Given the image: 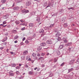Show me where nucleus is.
<instances>
[{
  "mask_svg": "<svg viewBox=\"0 0 79 79\" xmlns=\"http://www.w3.org/2000/svg\"><path fill=\"white\" fill-rule=\"evenodd\" d=\"M13 9L15 10H18L19 9V7L18 6H15L13 8Z\"/></svg>",
  "mask_w": 79,
  "mask_h": 79,
  "instance_id": "nucleus-8",
  "label": "nucleus"
},
{
  "mask_svg": "<svg viewBox=\"0 0 79 79\" xmlns=\"http://www.w3.org/2000/svg\"><path fill=\"white\" fill-rule=\"evenodd\" d=\"M74 50L73 48H69V51H73Z\"/></svg>",
  "mask_w": 79,
  "mask_h": 79,
  "instance_id": "nucleus-16",
  "label": "nucleus"
},
{
  "mask_svg": "<svg viewBox=\"0 0 79 79\" xmlns=\"http://www.w3.org/2000/svg\"><path fill=\"white\" fill-rule=\"evenodd\" d=\"M15 43H18V41L17 40H16L14 42Z\"/></svg>",
  "mask_w": 79,
  "mask_h": 79,
  "instance_id": "nucleus-61",
  "label": "nucleus"
},
{
  "mask_svg": "<svg viewBox=\"0 0 79 79\" xmlns=\"http://www.w3.org/2000/svg\"><path fill=\"white\" fill-rule=\"evenodd\" d=\"M45 55V53H42L41 54L42 56H44Z\"/></svg>",
  "mask_w": 79,
  "mask_h": 79,
  "instance_id": "nucleus-53",
  "label": "nucleus"
},
{
  "mask_svg": "<svg viewBox=\"0 0 79 79\" xmlns=\"http://www.w3.org/2000/svg\"><path fill=\"white\" fill-rule=\"evenodd\" d=\"M4 45H6L7 43L6 42L4 43Z\"/></svg>",
  "mask_w": 79,
  "mask_h": 79,
  "instance_id": "nucleus-60",
  "label": "nucleus"
},
{
  "mask_svg": "<svg viewBox=\"0 0 79 79\" xmlns=\"http://www.w3.org/2000/svg\"><path fill=\"white\" fill-rule=\"evenodd\" d=\"M24 76H21L20 77H19V79H23V78H24Z\"/></svg>",
  "mask_w": 79,
  "mask_h": 79,
  "instance_id": "nucleus-30",
  "label": "nucleus"
},
{
  "mask_svg": "<svg viewBox=\"0 0 79 79\" xmlns=\"http://www.w3.org/2000/svg\"><path fill=\"white\" fill-rule=\"evenodd\" d=\"M45 46L44 47V49H47L48 48V46L47 45H45Z\"/></svg>",
  "mask_w": 79,
  "mask_h": 79,
  "instance_id": "nucleus-27",
  "label": "nucleus"
},
{
  "mask_svg": "<svg viewBox=\"0 0 79 79\" xmlns=\"http://www.w3.org/2000/svg\"><path fill=\"white\" fill-rule=\"evenodd\" d=\"M40 45L41 46H42V47H45L46 45V43H42L40 44Z\"/></svg>",
  "mask_w": 79,
  "mask_h": 79,
  "instance_id": "nucleus-11",
  "label": "nucleus"
},
{
  "mask_svg": "<svg viewBox=\"0 0 79 79\" xmlns=\"http://www.w3.org/2000/svg\"><path fill=\"white\" fill-rule=\"evenodd\" d=\"M13 71L10 70L9 73V76H14V74L13 73Z\"/></svg>",
  "mask_w": 79,
  "mask_h": 79,
  "instance_id": "nucleus-3",
  "label": "nucleus"
},
{
  "mask_svg": "<svg viewBox=\"0 0 79 79\" xmlns=\"http://www.w3.org/2000/svg\"><path fill=\"white\" fill-rule=\"evenodd\" d=\"M43 32H44V30H43V29H41L40 30V33H43Z\"/></svg>",
  "mask_w": 79,
  "mask_h": 79,
  "instance_id": "nucleus-15",
  "label": "nucleus"
},
{
  "mask_svg": "<svg viewBox=\"0 0 79 79\" xmlns=\"http://www.w3.org/2000/svg\"><path fill=\"white\" fill-rule=\"evenodd\" d=\"M15 68L17 69H19L20 68V67L19 66H17L15 67Z\"/></svg>",
  "mask_w": 79,
  "mask_h": 79,
  "instance_id": "nucleus-36",
  "label": "nucleus"
},
{
  "mask_svg": "<svg viewBox=\"0 0 79 79\" xmlns=\"http://www.w3.org/2000/svg\"><path fill=\"white\" fill-rule=\"evenodd\" d=\"M15 2L17 3H20L21 2V1H19V0H15Z\"/></svg>",
  "mask_w": 79,
  "mask_h": 79,
  "instance_id": "nucleus-37",
  "label": "nucleus"
},
{
  "mask_svg": "<svg viewBox=\"0 0 79 79\" xmlns=\"http://www.w3.org/2000/svg\"><path fill=\"white\" fill-rule=\"evenodd\" d=\"M74 70V69L72 68L71 69H68V73H70V72H71V71H73Z\"/></svg>",
  "mask_w": 79,
  "mask_h": 79,
  "instance_id": "nucleus-12",
  "label": "nucleus"
},
{
  "mask_svg": "<svg viewBox=\"0 0 79 79\" xmlns=\"http://www.w3.org/2000/svg\"><path fill=\"white\" fill-rule=\"evenodd\" d=\"M19 23L20 22H19V21H16L15 22V24H19Z\"/></svg>",
  "mask_w": 79,
  "mask_h": 79,
  "instance_id": "nucleus-28",
  "label": "nucleus"
},
{
  "mask_svg": "<svg viewBox=\"0 0 79 79\" xmlns=\"http://www.w3.org/2000/svg\"><path fill=\"white\" fill-rule=\"evenodd\" d=\"M7 28H10V27H11V26H10V25H7Z\"/></svg>",
  "mask_w": 79,
  "mask_h": 79,
  "instance_id": "nucleus-42",
  "label": "nucleus"
},
{
  "mask_svg": "<svg viewBox=\"0 0 79 79\" xmlns=\"http://www.w3.org/2000/svg\"><path fill=\"white\" fill-rule=\"evenodd\" d=\"M25 24L24 23H21L20 25H22V26H24Z\"/></svg>",
  "mask_w": 79,
  "mask_h": 79,
  "instance_id": "nucleus-57",
  "label": "nucleus"
},
{
  "mask_svg": "<svg viewBox=\"0 0 79 79\" xmlns=\"http://www.w3.org/2000/svg\"><path fill=\"white\" fill-rule=\"evenodd\" d=\"M59 12H61V13H63V10L62 9L60 10Z\"/></svg>",
  "mask_w": 79,
  "mask_h": 79,
  "instance_id": "nucleus-49",
  "label": "nucleus"
},
{
  "mask_svg": "<svg viewBox=\"0 0 79 79\" xmlns=\"http://www.w3.org/2000/svg\"><path fill=\"white\" fill-rule=\"evenodd\" d=\"M3 24H6V21H4L3 22Z\"/></svg>",
  "mask_w": 79,
  "mask_h": 79,
  "instance_id": "nucleus-52",
  "label": "nucleus"
},
{
  "mask_svg": "<svg viewBox=\"0 0 79 79\" xmlns=\"http://www.w3.org/2000/svg\"><path fill=\"white\" fill-rule=\"evenodd\" d=\"M46 42H47V44H53L52 41V40H48Z\"/></svg>",
  "mask_w": 79,
  "mask_h": 79,
  "instance_id": "nucleus-5",
  "label": "nucleus"
},
{
  "mask_svg": "<svg viewBox=\"0 0 79 79\" xmlns=\"http://www.w3.org/2000/svg\"><path fill=\"white\" fill-rule=\"evenodd\" d=\"M28 61H31V58H29L28 59Z\"/></svg>",
  "mask_w": 79,
  "mask_h": 79,
  "instance_id": "nucleus-64",
  "label": "nucleus"
},
{
  "mask_svg": "<svg viewBox=\"0 0 79 79\" xmlns=\"http://www.w3.org/2000/svg\"><path fill=\"white\" fill-rule=\"evenodd\" d=\"M36 21H37L39 22L40 21V18H36Z\"/></svg>",
  "mask_w": 79,
  "mask_h": 79,
  "instance_id": "nucleus-29",
  "label": "nucleus"
},
{
  "mask_svg": "<svg viewBox=\"0 0 79 79\" xmlns=\"http://www.w3.org/2000/svg\"><path fill=\"white\" fill-rule=\"evenodd\" d=\"M25 39H26V38H25V37L23 38V41H24V40H25Z\"/></svg>",
  "mask_w": 79,
  "mask_h": 79,
  "instance_id": "nucleus-59",
  "label": "nucleus"
},
{
  "mask_svg": "<svg viewBox=\"0 0 79 79\" xmlns=\"http://www.w3.org/2000/svg\"><path fill=\"white\" fill-rule=\"evenodd\" d=\"M1 2H2V3H6V0H2Z\"/></svg>",
  "mask_w": 79,
  "mask_h": 79,
  "instance_id": "nucleus-20",
  "label": "nucleus"
},
{
  "mask_svg": "<svg viewBox=\"0 0 79 79\" xmlns=\"http://www.w3.org/2000/svg\"><path fill=\"white\" fill-rule=\"evenodd\" d=\"M56 15L57 14L56 13L52 15V16H56Z\"/></svg>",
  "mask_w": 79,
  "mask_h": 79,
  "instance_id": "nucleus-46",
  "label": "nucleus"
},
{
  "mask_svg": "<svg viewBox=\"0 0 79 79\" xmlns=\"http://www.w3.org/2000/svg\"><path fill=\"white\" fill-rule=\"evenodd\" d=\"M76 63H79V58L77 59Z\"/></svg>",
  "mask_w": 79,
  "mask_h": 79,
  "instance_id": "nucleus-44",
  "label": "nucleus"
},
{
  "mask_svg": "<svg viewBox=\"0 0 79 79\" xmlns=\"http://www.w3.org/2000/svg\"><path fill=\"white\" fill-rule=\"evenodd\" d=\"M31 4V1H28L26 3V6H29V5H30Z\"/></svg>",
  "mask_w": 79,
  "mask_h": 79,
  "instance_id": "nucleus-10",
  "label": "nucleus"
},
{
  "mask_svg": "<svg viewBox=\"0 0 79 79\" xmlns=\"http://www.w3.org/2000/svg\"><path fill=\"white\" fill-rule=\"evenodd\" d=\"M25 66L26 68H28V66L27 65V64L25 65Z\"/></svg>",
  "mask_w": 79,
  "mask_h": 79,
  "instance_id": "nucleus-56",
  "label": "nucleus"
},
{
  "mask_svg": "<svg viewBox=\"0 0 79 79\" xmlns=\"http://www.w3.org/2000/svg\"><path fill=\"white\" fill-rule=\"evenodd\" d=\"M64 27H68V24L67 23H64Z\"/></svg>",
  "mask_w": 79,
  "mask_h": 79,
  "instance_id": "nucleus-21",
  "label": "nucleus"
},
{
  "mask_svg": "<svg viewBox=\"0 0 79 79\" xmlns=\"http://www.w3.org/2000/svg\"><path fill=\"white\" fill-rule=\"evenodd\" d=\"M32 56L35 57L36 56V53H33L32 54Z\"/></svg>",
  "mask_w": 79,
  "mask_h": 79,
  "instance_id": "nucleus-32",
  "label": "nucleus"
},
{
  "mask_svg": "<svg viewBox=\"0 0 79 79\" xmlns=\"http://www.w3.org/2000/svg\"><path fill=\"white\" fill-rule=\"evenodd\" d=\"M9 15L8 14H6L5 15H3L4 19H7L9 18Z\"/></svg>",
  "mask_w": 79,
  "mask_h": 79,
  "instance_id": "nucleus-7",
  "label": "nucleus"
},
{
  "mask_svg": "<svg viewBox=\"0 0 79 79\" xmlns=\"http://www.w3.org/2000/svg\"><path fill=\"white\" fill-rule=\"evenodd\" d=\"M37 56H40V55L39 53H38L37 54Z\"/></svg>",
  "mask_w": 79,
  "mask_h": 79,
  "instance_id": "nucleus-58",
  "label": "nucleus"
},
{
  "mask_svg": "<svg viewBox=\"0 0 79 79\" xmlns=\"http://www.w3.org/2000/svg\"><path fill=\"white\" fill-rule=\"evenodd\" d=\"M51 6L52 7H53V6H52V3L51 2H49L48 4V6L46 7L45 8V9H47L48 7H50V6Z\"/></svg>",
  "mask_w": 79,
  "mask_h": 79,
  "instance_id": "nucleus-4",
  "label": "nucleus"
},
{
  "mask_svg": "<svg viewBox=\"0 0 79 79\" xmlns=\"http://www.w3.org/2000/svg\"><path fill=\"white\" fill-rule=\"evenodd\" d=\"M61 34H60V33L58 32H57V33L56 34V37H59L60 35Z\"/></svg>",
  "mask_w": 79,
  "mask_h": 79,
  "instance_id": "nucleus-13",
  "label": "nucleus"
},
{
  "mask_svg": "<svg viewBox=\"0 0 79 79\" xmlns=\"http://www.w3.org/2000/svg\"><path fill=\"white\" fill-rule=\"evenodd\" d=\"M57 61V59L56 58H54V63H56Z\"/></svg>",
  "mask_w": 79,
  "mask_h": 79,
  "instance_id": "nucleus-38",
  "label": "nucleus"
},
{
  "mask_svg": "<svg viewBox=\"0 0 79 79\" xmlns=\"http://www.w3.org/2000/svg\"><path fill=\"white\" fill-rule=\"evenodd\" d=\"M45 67V64H42V67H43H43Z\"/></svg>",
  "mask_w": 79,
  "mask_h": 79,
  "instance_id": "nucleus-55",
  "label": "nucleus"
},
{
  "mask_svg": "<svg viewBox=\"0 0 79 79\" xmlns=\"http://www.w3.org/2000/svg\"><path fill=\"white\" fill-rule=\"evenodd\" d=\"M49 77H52V76H53V74L52 73H50L49 75Z\"/></svg>",
  "mask_w": 79,
  "mask_h": 79,
  "instance_id": "nucleus-31",
  "label": "nucleus"
},
{
  "mask_svg": "<svg viewBox=\"0 0 79 79\" xmlns=\"http://www.w3.org/2000/svg\"><path fill=\"white\" fill-rule=\"evenodd\" d=\"M57 54L58 55H60V51L57 52Z\"/></svg>",
  "mask_w": 79,
  "mask_h": 79,
  "instance_id": "nucleus-40",
  "label": "nucleus"
},
{
  "mask_svg": "<svg viewBox=\"0 0 79 79\" xmlns=\"http://www.w3.org/2000/svg\"><path fill=\"white\" fill-rule=\"evenodd\" d=\"M38 50H42V47L41 46H40L38 48Z\"/></svg>",
  "mask_w": 79,
  "mask_h": 79,
  "instance_id": "nucleus-23",
  "label": "nucleus"
},
{
  "mask_svg": "<svg viewBox=\"0 0 79 79\" xmlns=\"http://www.w3.org/2000/svg\"><path fill=\"white\" fill-rule=\"evenodd\" d=\"M19 36L18 35L14 37V40H16V39H17L18 38H19Z\"/></svg>",
  "mask_w": 79,
  "mask_h": 79,
  "instance_id": "nucleus-25",
  "label": "nucleus"
},
{
  "mask_svg": "<svg viewBox=\"0 0 79 79\" xmlns=\"http://www.w3.org/2000/svg\"><path fill=\"white\" fill-rule=\"evenodd\" d=\"M7 38H7V37H6V38H5L4 39L3 41H2V42H5V41H6V40H7Z\"/></svg>",
  "mask_w": 79,
  "mask_h": 79,
  "instance_id": "nucleus-35",
  "label": "nucleus"
},
{
  "mask_svg": "<svg viewBox=\"0 0 79 79\" xmlns=\"http://www.w3.org/2000/svg\"><path fill=\"white\" fill-rule=\"evenodd\" d=\"M6 52H8V49H7L6 50Z\"/></svg>",
  "mask_w": 79,
  "mask_h": 79,
  "instance_id": "nucleus-63",
  "label": "nucleus"
},
{
  "mask_svg": "<svg viewBox=\"0 0 79 79\" xmlns=\"http://www.w3.org/2000/svg\"><path fill=\"white\" fill-rule=\"evenodd\" d=\"M47 2H46L44 3L43 6L45 7L47 5Z\"/></svg>",
  "mask_w": 79,
  "mask_h": 79,
  "instance_id": "nucleus-17",
  "label": "nucleus"
},
{
  "mask_svg": "<svg viewBox=\"0 0 79 79\" xmlns=\"http://www.w3.org/2000/svg\"><path fill=\"white\" fill-rule=\"evenodd\" d=\"M35 35H36L35 34H34V35H33L32 37H35Z\"/></svg>",
  "mask_w": 79,
  "mask_h": 79,
  "instance_id": "nucleus-54",
  "label": "nucleus"
},
{
  "mask_svg": "<svg viewBox=\"0 0 79 79\" xmlns=\"http://www.w3.org/2000/svg\"><path fill=\"white\" fill-rule=\"evenodd\" d=\"M25 43L26 44H28V43H29V41H28V40H26V41H25Z\"/></svg>",
  "mask_w": 79,
  "mask_h": 79,
  "instance_id": "nucleus-47",
  "label": "nucleus"
},
{
  "mask_svg": "<svg viewBox=\"0 0 79 79\" xmlns=\"http://www.w3.org/2000/svg\"><path fill=\"white\" fill-rule=\"evenodd\" d=\"M37 69V67H36L34 69V70H36Z\"/></svg>",
  "mask_w": 79,
  "mask_h": 79,
  "instance_id": "nucleus-62",
  "label": "nucleus"
},
{
  "mask_svg": "<svg viewBox=\"0 0 79 79\" xmlns=\"http://www.w3.org/2000/svg\"><path fill=\"white\" fill-rule=\"evenodd\" d=\"M75 61V60H74V59L72 60L69 62V64H70V65H73Z\"/></svg>",
  "mask_w": 79,
  "mask_h": 79,
  "instance_id": "nucleus-1",
  "label": "nucleus"
},
{
  "mask_svg": "<svg viewBox=\"0 0 79 79\" xmlns=\"http://www.w3.org/2000/svg\"><path fill=\"white\" fill-rule=\"evenodd\" d=\"M3 48H4V47H0V50H3Z\"/></svg>",
  "mask_w": 79,
  "mask_h": 79,
  "instance_id": "nucleus-51",
  "label": "nucleus"
},
{
  "mask_svg": "<svg viewBox=\"0 0 79 79\" xmlns=\"http://www.w3.org/2000/svg\"><path fill=\"white\" fill-rule=\"evenodd\" d=\"M54 26V24H51L49 27H53Z\"/></svg>",
  "mask_w": 79,
  "mask_h": 79,
  "instance_id": "nucleus-34",
  "label": "nucleus"
},
{
  "mask_svg": "<svg viewBox=\"0 0 79 79\" xmlns=\"http://www.w3.org/2000/svg\"><path fill=\"white\" fill-rule=\"evenodd\" d=\"M28 74H30V75H32V74H33V72L29 71L28 72Z\"/></svg>",
  "mask_w": 79,
  "mask_h": 79,
  "instance_id": "nucleus-22",
  "label": "nucleus"
},
{
  "mask_svg": "<svg viewBox=\"0 0 79 79\" xmlns=\"http://www.w3.org/2000/svg\"><path fill=\"white\" fill-rule=\"evenodd\" d=\"M12 32L13 33H15V32H16V30H13L12 31Z\"/></svg>",
  "mask_w": 79,
  "mask_h": 79,
  "instance_id": "nucleus-39",
  "label": "nucleus"
},
{
  "mask_svg": "<svg viewBox=\"0 0 79 79\" xmlns=\"http://www.w3.org/2000/svg\"><path fill=\"white\" fill-rule=\"evenodd\" d=\"M64 42H65V43H67V42H68V41L66 40H64Z\"/></svg>",
  "mask_w": 79,
  "mask_h": 79,
  "instance_id": "nucleus-45",
  "label": "nucleus"
},
{
  "mask_svg": "<svg viewBox=\"0 0 79 79\" xmlns=\"http://www.w3.org/2000/svg\"><path fill=\"white\" fill-rule=\"evenodd\" d=\"M64 47V44H62L60 45L59 47V50H61V49H62V48H63Z\"/></svg>",
  "mask_w": 79,
  "mask_h": 79,
  "instance_id": "nucleus-9",
  "label": "nucleus"
},
{
  "mask_svg": "<svg viewBox=\"0 0 79 79\" xmlns=\"http://www.w3.org/2000/svg\"><path fill=\"white\" fill-rule=\"evenodd\" d=\"M27 53H28V52L27 51H25L23 52V55H26L27 54Z\"/></svg>",
  "mask_w": 79,
  "mask_h": 79,
  "instance_id": "nucleus-18",
  "label": "nucleus"
},
{
  "mask_svg": "<svg viewBox=\"0 0 79 79\" xmlns=\"http://www.w3.org/2000/svg\"><path fill=\"white\" fill-rule=\"evenodd\" d=\"M25 29V27H24L23 28H22L21 30H22V31H24V30Z\"/></svg>",
  "mask_w": 79,
  "mask_h": 79,
  "instance_id": "nucleus-50",
  "label": "nucleus"
},
{
  "mask_svg": "<svg viewBox=\"0 0 79 79\" xmlns=\"http://www.w3.org/2000/svg\"><path fill=\"white\" fill-rule=\"evenodd\" d=\"M15 73L17 75V76L19 75V74H20V72H19V71H16Z\"/></svg>",
  "mask_w": 79,
  "mask_h": 79,
  "instance_id": "nucleus-24",
  "label": "nucleus"
},
{
  "mask_svg": "<svg viewBox=\"0 0 79 79\" xmlns=\"http://www.w3.org/2000/svg\"><path fill=\"white\" fill-rule=\"evenodd\" d=\"M72 42L69 43H68L66 44H65V47H68V46H71L72 45Z\"/></svg>",
  "mask_w": 79,
  "mask_h": 79,
  "instance_id": "nucleus-6",
  "label": "nucleus"
},
{
  "mask_svg": "<svg viewBox=\"0 0 79 79\" xmlns=\"http://www.w3.org/2000/svg\"><path fill=\"white\" fill-rule=\"evenodd\" d=\"M44 60V57H40V58H39L38 59V60Z\"/></svg>",
  "mask_w": 79,
  "mask_h": 79,
  "instance_id": "nucleus-14",
  "label": "nucleus"
},
{
  "mask_svg": "<svg viewBox=\"0 0 79 79\" xmlns=\"http://www.w3.org/2000/svg\"><path fill=\"white\" fill-rule=\"evenodd\" d=\"M57 40H58V41L60 40H61V38L58 37L57 39Z\"/></svg>",
  "mask_w": 79,
  "mask_h": 79,
  "instance_id": "nucleus-41",
  "label": "nucleus"
},
{
  "mask_svg": "<svg viewBox=\"0 0 79 79\" xmlns=\"http://www.w3.org/2000/svg\"><path fill=\"white\" fill-rule=\"evenodd\" d=\"M16 66V64H11V67H15Z\"/></svg>",
  "mask_w": 79,
  "mask_h": 79,
  "instance_id": "nucleus-19",
  "label": "nucleus"
},
{
  "mask_svg": "<svg viewBox=\"0 0 79 79\" xmlns=\"http://www.w3.org/2000/svg\"><path fill=\"white\" fill-rule=\"evenodd\" d=\"M29 26L30 27H33L34 26V24L33 23H30L29 24Z\"/></svg>",
  "mask_w": 79,
  "mask_h": 79,
  "instance_id": "nucleus-26",
  "label": "nucleus"
},
{
  "mask_svg": "<svg viewBox=\"0 0 79 79\" xmlns=\"http://www.w3.org/2000/svg\"><path fill=\"white\" fill-rule=\"evenodd\" d=\"M44 29H45V30H48V27H45L44 28Z\"/></svg>",
  "mask_w": 79,
  "mask_h": 79,
  "instance_id": "nucleus-48",
  "label": "nucleus"
},
{
  "mask_svg": "<svg viewBox=\"0 0 79 79\" xmlns=\"http://www.w3.org/2000/svg\"><path fill=\"white\" fill-rule=\"evenodd\" d=\"M64 65V63H62L61 64H60V66H63Z\"/></svg>",
  "mask_w": 79,
  "mask_h": 79,
  "instance_id": "nucleus-43",
  "label": "nucleus"
},
{
  "mask_svg": "<svg viewBox=\"0 0 79 79\" xmlns=\"http://www.w3.org/2000/svg\"><path fill=\"white\" fill-rule=\"evenodd\" d=\"M29 10H27L26 9H24L22 10V13H29Z\"/></svg>",
  "mask_w": 79,
  "mask_h": 79,
  "instance_id": "nucleus-2",
  "label": "nucleus"
},
{
  "mask_svg": "<svg viewBox=\"0 0 79 79\" xmlns=\"http://www.w3.org/2000/svg\"><path fill=\"white\" fill-rule=\"evenodd\" d=\"M20 22H21V23H24V22H25V20H23L22 19L21 20H20Z\"/></svg>",
  "mask_w": 79,
  "mask_h": 79,
  "instance_id": "nucleus-33",
  "label": "nucleus"
}]
</instances>
